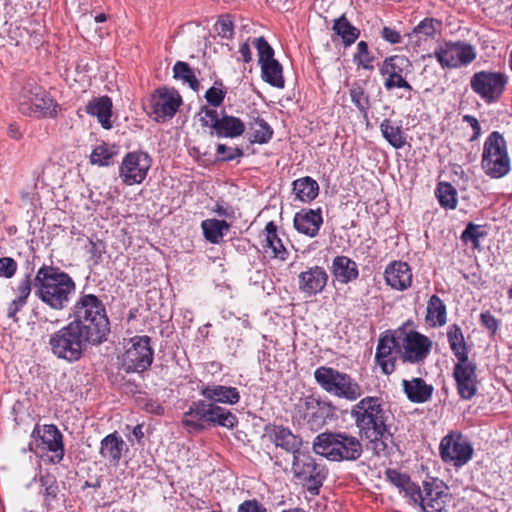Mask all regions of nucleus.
I'll return each mask as SVG.
<instances>
[{
	"instance_id": "1",
	"label": "nucleus",
	"mask_w": 512,
	"mask_h": 512,
	"mask_svg": "<svg viewBox=\"0 0 512 512\" xmlns=\"http://www.w3.org/2000/svg\"><path fill=\"white\" fill-rule=\"evenodd\" d=\"M350 414L360 438L367 441V447L378 457L388 455L393 434L388 424L389 413L382 400L367 396L352 407Z\"/></svg>"
},
{
	"instance_id": "2",
	"label": "nucleus",
	"mask_w": 512,
	"mask_h": 512,
	"mask_svg": "<svg viewBox=\"0 0 512 512\" xmlns=\"http://www.w3.org/2000/svg\"><path fill=\"white\" fill-rule=\"evenodd\" d=\"M35 295L54 311L66 309L76 291L73 278L59 267L43 264L33 280Z\"/></svg>"
},
{
	"instance_id": "3",
	"label": "nucleus",
	"mask_w": 512,
	"mask_h": 512,
	"mask_svg": "<svg viewBox=\"0 0 512 512\" xmlns=\"http://www.w3.org/2000/svg\"><path fill=\"white\" fill-rule=\"evenodd\" d=\"M69 319L99 345L107 340L110 321L104 303L96 295H80L70 308Z\"/></svg>"
},
{
	"instance_id": "4",
	"label": "nucleus",
	"mask_w": 512,
	"mask_h": 512,
	"mask_svg": "<svg viewBox=\"0 0 512 512\" xmlns=\"http://www.w3.org/2000/svg\"><path fill=\"white\" fill-rule=\"evenodd\" d=\"M316 454L333 462L356 461L363 454L361 440L347 432H323L313 441Z\"/></svg>"
},
{
	"instance_id": "5",
	"label": "nucleus",
	"mask_w": 512,
	"mask_h": 512,
	"mask_svg": "<svg viewBox=\"0 0 512 512\" xmlns=\"http://www.w3.org/2000/svg\"><path fill=\"white\" fill-rule=\"evenodd\" d=\"M93 339L70 322L49 336L48 346L52 355L69 364L78 362L89 346H98Z\"/></svg>"
},
{
	"instance_id": "6",
	"label": "nucleus",
	"mask_w": 512,
	"mask_h": 512,
	"mask_svg": "<svg viewBox=\"0 0 512 512\" xmlns=\"http://www.w3.org/2000/svg\"><path fill=\"white\" fill-rule=\"evenodd\" d=\"M15 102L19 112L27 117L45 119L58 115L59 105L34 79H27L23 83Z\"/></svg>"
},
{
	"instance_id": "7",
	"label": "nucleus",
	"mask_w": 512,
	"mask_h": 512,
	"mask_svg": "<svg viewBox=\"0 0 512 512\" xmlns=\"http://www.w3.org/2000/svg\"><path fill=\"white\" fill-rule=\"evenodd\" d=\"M481 167L484 173L493 179L506 176L511 170L507 142L499 131L489 134L483 144Z\"/></svg>"
},
{
	"instance_id": "8",
	"label": "nucleus",
	"mask_w": 512,
	"mask_h": 512,
	"mask_svg": "<svg viewBox=\"0 0 512 512\" xmlns=\"http://www.w3.org/2000/svg\"><path fill=\"white\" fill-rule=\"evenodd\" d=\"M314 378L324 391L338 398L354 401L362 395L358 382L335 368L320 366L314 371Z\"/></svg>"
},
{
	"instance_id": "9",
	"label": "nucleus",
	"mask_w": 512,
	"mask_h": 512,
	"mask_svg": "<svg viewBox=\"0 0 512 512\" xmlns=\"http://www.w3.org/2000/svg\"><path fill=\"white\" fill-rule=\"evenodd\" d=\"M198 115L201 126L211 129V136L234 139L245 132V123L240 118L227 114L225 110L219 113L216 109L202 106Z\"/></svg>"
},
{
	"instance_id": "10",
	"label": "nucleus",
	"mask_w": 512,
	"mask_h": 512,
	"mask_svg": "<svg viewBox=\"0 0 512 512\" xmlns=\"http://www.w3.org/2000/svg\"><path fill=\"white\" fill-rule=\"evenodd\" d=\"M294 478L302 483L303 487L312 495H318L320 488L328 475L325 465L317 463L309 453L295 454L292 462Z\"/></svg>"
},
{
	"instance_id": "11",
	"label": "nucleus",
	"mask_w": 512,
	"mask_h": 512,
	"mask_svg": "<svg viewBox=\"0 0 512 512\" xmlns=\"http://www.w3.org/2000/svg\"><path fill=\"white\" fill-rule=\"evenodd\" d=\"M418 495L414 496L411 505L418 506L421 512H447L446 505L451 495L449 487L439 478H429L418 485Z\"/></svg>"
},
{
	"instance_id": "12",
	"label": "nucleus",
	"mask_w": 512,
	"mask_h": 512,
	"mask_svg": "<svg viewBox=\"0 0 512 512\" xmlns=\"http://www.w3.org/2000/svg\"><path fill=\"white\" fill-rule=\"evenodd\" d=\"M153 349L149 336H134L121 358V368L126 373H142L153 362Z\"/></svg>"
},
{
	"instance_id": "13",
	"label": "nucleus",
	"mask_w": 512,
	"mask_h": 512,
	"mask_svg": "<svg viewBox=\"0 0 512 512\" xmlns=\"http://www.w3.org/2000/svg\"><path fill=\"white\" fill-rule=\"evenodd\" d=\"M507 82L505 73L482 70L472 75L470 87L486 104H493L502 97Z\"/></svg>"
},
{
	"instance_id": "14",
	"label": "nucleus",
	"mask_w": 512,
	"mask_h": 512,
	"mask_svg": "<svg viewBox=\"0 0 512 512\" xmlns=\"http://www.w3.org/2000/svg\"><path fill=\"white\" fill-rule=\"evenodd\" d=\"M439 451L443 462L452 463L455 467L467 464L474 452L469 440L462 434L454 432L442 438Z\"/></svg>"
},
{
	"instance_id": "15",
	"label": "nucleus",
	"mask_w": 512,
	"mask_h": 512,
	"mask_svg": "<svg viewBox=\"0 0 512 512\" xmlns=\"http://www.w3.org/2000/svg\"><path fill=\"white\" fill-rule=\"evenodd\" d=\"M433 342L426 335L411 330L400 337L399 358L403 363H423L431 352Z\"/></svg>"
},
{
	"instance_id": "16",
	"label": "nucleus",
	"mask_w": 512,
	"mask_h": 512,
	"mask_svg": "<svg viewBox=\"0 0 512 512\" xmlns=\"http://www.w3.org/2000/svg\"><path fill=\"white\" fill-rule=\"evenodd\" d=\"M152 165L151 156L144 151H133L127 153L120 165L119 175L123 183L131 186L141 184Z\"/></svg>"
},
{
	"instance_id": "17",
	"label": "nucleus",
	"mask_w": 512,
	"mask_h": 512,
	"mask_svg": "<svg viewBox=\"0 0 512 512\" xmlns=\"http://www.w3.org/2000/svg\"><path fill=\"white\" fill-rule=\"evenodd\" d=\"M434 56L443 69H452L470 64L476 59L477 53L471 44L455 42L436 49Z\"/></svg>"
},
{
	"instance_id": "18",
	"label": "nucleus",
	"mask_w": 512,
	"mask_h": 512,
	"mask_svg": "<svg viewBox=\"0 0 512 512\" xmlns=\"http://www.w3.org/2000/svg\"><path fill=\"white\" fill-rule=\"evenodd\" d=\"M329 415V405L310 396L301 398L295 405L293 419L299 424H308L311 428L321 427Z\"/></svg>"
},
{
	"instance_id": "19",
	"label": "nucleus",
	"mask_w": 512,
	"mask_h": 512,
	"mask_svg": "<svg viewBox=\"0 0 512 512\" xmlns=\"http://www.w3.org/2000/svg\"><path fill=\"white\" fill-rule=\"evenodd\" d=\"M181 104L182 98L178 91L167 87L156 89L150 99L151 112L158 122L174 117Z\"/></svg>"
},
{
	"instance_id": "20",
	"label": "nucleus",
	"mask_w": 512,
	"mask_h": 512,
	"mask_svg": "<svg viewBox=\"0 0 512 512\" xmlns=\"http://www.w3.org/2000/svg\"><path fill=\"white\" fill-rule=\"evenodd\" d=\"M476 368V363L470 361L469 358H465L463 361L457 360L454 365L453 378L456 382L457 392L464 400L472 399L477 393Z\"/></svg>"
},
{
	"instance_id": "21",
	"label": "nucleus",
	"mask_w": 512,
	"mask_h": 512,
	"mask_svg": "<svg viewBox=\"0 0 512 512\" xmlns=\"http://www.w3.org/2000/svg\"><path fill=\"white\" fill-rule=\"evenodd\" d=\"M400 336L384 333L377 343L375 362L385 375L392 374L396 369V361L399 356Z\"/></svg>"
},
{
	"instance_id": "22",
	"label": "nucleus",
	"mask_w": 512,
	"mask_h": 512,
	"mask_svg": "<svg viewBox=\"0 0 512 512\" xmlns=\"http://www.w3.org/2000/svg\"><path fill=\"white\" fill-rule=\"evenodd\" d=\"M32 438L40 440L45 449L53 453L51 461L55 464L60 463L65 455L63 435L54 424L35 425Z\"/></svg>"
},
{
	"instance_id": "23",
	"label": "nucleus",
	"mask_w": 512,
	"mask_h": 512,
	"mask_svg": "<svg viewBox=\"0 0 512 512\" xmlns=\"http://www.w3.org/2000/svg\"><path fill=\"white\" fill-rule=\"evenodd\" d=\"M263 437L267 438L277 448H281L293 457L299 454L302 446V439L295 435L288 427L283 425L268 424L264 427Z\"/></svg>"
},
{
	"instance_id": "24",
	"label": "nucleus",
	"mask_w": 512,
	"mask_h": 512,
	"mask_svg": "<svg viewBox=\"0 0 512 512\" xmlns=\"http://www.w3.org/2000/svg\"><path fill=\"white\" fill-rule=\"evenodd\" d=\"M209 403L205 400L193 401L182 416V425L189 432H200L209 428Z\"/></svg>"
},
{
	"instance_id": "25",
	"label": "nucleus",
	"mask_w": 512,
	"mask_h": 512,
	"mask_svg": "<svg viewBox=\"0 0 512 512\" xmlns=\"http://www.w3.org/2000/svg\"><path fill=\"white\" fill-rule=\"evenodd\" d=\"M328 274L319 266L309 267L298 275L299 290L311 297L321 293L327 285Z\"/></svg>"
},
{
	"instance_id": "26",
	"label": "nucleus",
	"mask_w": 512,
	"mask_h": 512,
	"mask_svg": "<svg viewBox=\"0 0 512 512\" xmlns=\"http://www.w3.org/2000/svg\"><path fill=\"white\" fill-rule=\"evenodd\" d=\"M323 224L322 210L304 208L294 215L293 225L295 229L311 238L318 235Z\"/></svg>"
},
{
	"instance_id": "27",
	"label": "nucleus",
	"mask_w": 512,
	"mask_h": 512,
	"mask_svg": "<svg viewBox=\"0 0 512 512\" xmlns=\"http://www.w3.org/2000/svg\"><path fill=\"white\" fill-rule=\"evenodd\" d=\"M200 395L205 401L214 404L234 405L240 401V393L237 388L218 384H203L200 387Z\"/></svg>"
},
{
	"instance_id": "28",
	"label": "nucleus",
	"mask_w": 512,
	"mask_h": 512,
	"mask_svg": "<svg viewBox=\"0 0 512 512\" xmlns=\"http://www.w3.org/2000/svg\"><path fill=\"white\" fill-rule=\"evenodd\" d=\"M384 278L392 289L404 291L411 286L413 275L408 263L393 261L386 267Z\"/></svg>"
},
{
	"instance_id": "29",
	"label": "nucleus",
	"mask_w": 512,
	"mask_h": 512,
	"mask_svg": "<svg viewBox=\"0 0 512 512\" xmlns=\"http://www.w3.org/2000/svg\"><path fill=\"white\" fill-rule=\"evenodd\" d=\"M124 452H128V445L116 431L105 436L100 442V455L113 466L119 465Z\"/></svg>"
},
{
	"instance_id": "30",
	"label": "nucleus",
	"mask_w": 512,
	"mask_h": 512,
	"mask_svg": "<svg viewBox=\"0 0 512 512\" xmlns=\"http://www.w3.org/2000/svg\"><path fill=\"white\" fill-rule=\"evenodd\" d=\"M442 22L435 18H425L407 34L409 42L420 47L427 41H432L440 34Z\"/></svg>"
},
{
	"instance_id": "31",
	"label": "nucleus",
	"mask_w": 512,
	"mask_h": 512,
	"mask_svg": "<svg viewBox=\"0 0 512 512\" xmlns=\"http://www.w3.org/2000/svg\"><path fill=\"white\" fill-rule=\"evenodd\" d=\"M402 387L408 400L418 404L428 402L434 392V387L419 377H414L411 380H402Z\"/></svg>"
},
{
	"instance_id": "32",
	"label": "nucleus",
	"mask_w": 512,
	"mask_h": 512,
	"mask_svg": "<svg viewBox=\"0 0 512 512\" xmlns=\"http://www.w3.org/2000/svg\"><path fill=\"white\" fill-rule=\"evenodd\" d=\"M112 100L108 96L93 98L85 106V112L91 116H96L104 129H110L112 115Z\"/></svg>"
},
{
	"instance_id": "33",
	"label": "nucleus",
	"mask_w": 512,
	"mask_h": 512,
	"mask_svg": "<svg viewBox=\"0 0 512 512\" xmlns=\"http://www.w3.org/2000/svg\"><path fill=\"white\" fill-rule=\"evenodd\" d=\"M384 474L386 480L395 486L400 493H404V496L408 498L409 504H411L413 497L418 495V484L413 482L408 474L402 473L397 469L388 468Z\"/></svg>"
},
{
	"instance_id": "34",
	"label": "nucleus",
	"mask_w": 512,
	"mask_h": 512,
	"mask_svg": "<svg viewBox=\"0 0 512 512\" xmlns=\"http://www.w3.org/2000/svg\"><path fill=\"white\" fill-rule=\"evenodd\" d=\"M265 240L263 243V249L265 253H270L272 258L286 260L288 257V251L284 247L282 240L277 234V225L270 221L265 226Z\"/></svg>"
},
{
	"instance_id": "35",
	"label": "nucleus",
	"mask_w": 512,
	"mask_h": 512,
	"mask_svg": "<svg viewBox=\"0 0 512 512\" xmlns=\"http://www.w3.org/2000/svg\"><path fill=\"white\" fill-rule=\"evenodd\" d=\"M32 288H34V284L31 274H26L14 289L17 296L8 306L7 315L9 318L16 320V315L26 305Z\"/></svg>"
},
{
	"instance_id": "36",
	"label": "nucleus",
	"mask_w": 512,
	"mask_h": 512,
	"mask_svg": "<svg viewBox=\"0 0 512 512\" xmlns=\"http://www.w3.org/2000/svg\"><path fill=\"white\" fill-rule=\"evenodd\" d=\"M332 272L335 278L343 284L356 280L359 276L356 262L347 256H336L334 258Z\"/></svg>"
},
{
	"instance_id": "37",
	"label": "nucleus",
	"mask_w": 512,
	"mask_h": 512,
	"mask_svg": "<svg viewBox=\"0 0 512 512\" xmlns=\"http://www.w3.org/2000/svg\"><path fill=\"white\" fill-rule=\"evenodd\" d=\"M447 340L449 347L457 360L463 361L469 358V349L464 338L463 331L458 324H451L447 328Z\"/></svg>"
},
{
	"instance_id": "38",
	"label": "nucleus",
	"mask_w": 512,
	"mask_h": 512,
	"mask_svg": "<svg viewBox=\"0 0 512 512\" xmlns=\"http://www.w3.org/2000/svg\"><path fill=\"white\" fill-rule=\"evenodd\" d=\"M208 414L209 427L220 426L233 429L238 424V418L234 413L214 403H209Z\"/></svg>"
},
{
	"instance_id": "39",
	"label": "nucleus",
	"mask_w": 512,
	"mask_h": 512,
	"mask_svg": "<svg viewBox=\"0 0 512 512\" xmlns=\"http://www.w3.org/2000/svg\"><path fill=\"white\" fill-rule=\"evenodd\" d=\"M292 185L296 198L302 202L309 203L319 194L317 181L309 176L296 179L293 181Z\"/></svg>"
},
{
	"instance_id": "40",
	"label": "nucleus",
	"mask_w": 512,
	"mask_h": 512,
	"mask_svg": "<svg viewBox=\"0 0 512 512\" xmlns=\"http://www.w3.org/2000/svg\"><path fill=\"white\" fill-rule=\"evenodd\" d=\"M383 138L395 149H402L407 141L400 125H395L390 119H384L380 124Z\"/></svg>"
},
{
	"instance_id": "41",
	"label": "nucleus",
	"mask_w": 512,
	"mask_h": 512,
	"mask_svg": "<svg viewBox=\"0 0 512 512\" xmlns=\"http://www.w3.org/2000/svg\"><path fill=\"white\" fill-rule=\"evenodd\" d=\"M201 228L205 239L212 243L218 244L222 240L224 234L229 231L230 225L225 220L206 219L202 221Z\"/></svg>"
},
{
	"instance_id": "42",
	"label": "nucleus",
	"mask_w": 512,
	"mask_h": 512,
	"mask_svg": "<svg viewBox=\"0 0 512 512\" xmlns=\"http://www.w3.org/2000/svg\"><path fill=\"white\" fill-rule=\"evenodd\" d=\"M411 67L412 63L408 57L404 55H392L384 59L379 71L382 76L388 74L407 75Z\"/></svg>"
},
{
	"instance_id": "43",
	"label": "nucleus",
	"mask_w": 512,
	"mask_h": 512,
	"mask_svg": "<svg viewBox=\"0 0 512 512\" xmlns=\"http://www.w3.org/2000/svg\"><path fill=\"white\" fill-rule=\"evenodd\" d=\"M447 320V311L444 302L437 295H432L427 304L426 321L432 326H443Z\"/></svg>"
},
{
	"instance_id": "44",
	"label": "nucleus",
	"mask_w": 512,
	"mask_h": 512,
	"mask_svg": "<svg viewBox=\"0 0 512 512\" xmlns=\"http://www.w3.org/2000/svg\"><path fill=\"white\" fill-rule=\"evenodd\" d=\"M260 66L262 79L266 83L276 88H284L285 81L282 66L277 60L263 63Z\"/></svg>"
},
{
	"instance_id": "45",
	"label": "nucleus",
	"mask_w": 512,
	"mask_h": 512,
	"mask_svg": "<svg viewBox=\"0 0 512 512\" xmlns=\"http://www.w3.org/2000/svg\"><path fill=\"white\" fill-rule=\"evenodd\" d=\"M333 30L341 37L345 46L353 44L360 35L359 29L353 26L345 15H342L334 21Z\"/></svg>"
},
{
	"instance_id": "46",
	"label": "nucleus",
	"mask_w": 512,
	"mask_h": 512,
	"mask_svg": "<svg viewBox=\"0 0 512 512\" xmlns=\"http://www.w3.org/2000/svg\"><path fill=\"white\" fill-rule=\"evenodd\" d=\"M173 78L187 84L193 91H198L200 83L190 65L184 61H177L173 66Z\"/></svg>"
},
{
	"instance_id": "47",
	"label": "nucleus",
	"mask_w": 512,
	"mask_h": 512,
	"mask_svg": "<svg viewBox=\"0 0 512 512\" xmlns=\"http://www.w3.org/2000/svg\"><path fill=\"white\" fill-rule=\"evenodd\" d=\"M436 196L443 208L453 210L457 207V191L451 183L440 182L436 188Z\"/></svg>"
},
{
	"instance_id": "48",
	"label": "nucleus",
	"mask_w": 512,
	"mask_h": 512,
	"mask_svg": "<svg viewBox=\"0 0 512 512\" xmlns=\"http://www.w3.org/2000/svg\"><path fill=\"white\" fill-rule=\"evenodd\" d=\"M117 154L115 146H110L106 143L97 145L91 155L90 162L93 165L109 166L112 163L114 156Z\"/></svg>"
},
{
	"instance_id": "49",
	"label": "nucleus",
	"mask_w": 512,
	"mask_h": 512,
	"mask_svg": "<svg viewBox=\"0 0 512 512\" xmlns=\"http://www.w3.org/2000/svg\"><path fill=\"white\" fill-rule=\"evenodd\" d=\"M251 129L253 130L251 143L266 144L273 137L272 127L263 118L257 117L251 124Z\"/></svg>"
},
{
	"instance_id": "50",
	"label": "nucleus",
	"mask_w": 512,
	"mask_h": 512,
	"mask_svg": "<svg viewBox=\"0 0 512 512\" xmlns=\"http://www.w3.org/2000/svg\"><path fill=\"white\" fill-rule=\"evenodd\" d=\"M350 97L352 103L361 112L366 114L367 109L370 105L369 95L366 93L364 84L360 82H354L350 88Z\"/></svg>"
},
{
	"instance_id": "51",
	"label": "nucleus",
	"mask_w": 512,
	"mask_h": 512,
	"mask_svg": "<svg viewBox=\"0 0 512 512\" xmlns=\"http://www.w3.org/2000/svg\"><path fill=\"white\" fill-rule=\"evenodd\" d=\"M353 61L358 67L366 70H373L374 56L370 53L368 44L365 41H360L357 44V51L353 56Z\"/></svg>"
},
{
	"instance_id": "52",
	"label": "nucleus",
	"mask_w": 512,
	"mask_h": 512,
	"mask_svg": "<svg viewBox=\"0 0 512 512\" xmlns=\"http://www.w3.org/2000/svg\"><path fill=\"white\" fill-rule=\"evenodd\" d=\"M223 83L221 80H216L214 85L210 87L204 95L207 103L214 108L221 106L226 96V90L222 89Z\"/></svg>"
},
{
	"instance_id": "53",
	"label": "nucleus",
	"mask_w": 512,
	"mask_h": 512,
	"mask_svg": "<svg viewBox=\"0 0 512 512\" xmlns=\"http://www.w3.org/2000/svg\"><path fill=\"white\" fill-rule=\"evenodd\" d=\"M487 233L482 229V226L476 225L472 222L468 223L465 230L461 234V239L464 242H471L473 248H479L480 238H483Z\"/></svg>"
},
{
	"instance_id": "54",
	"label": "nucleus",
	"mask_w": 512,
	"mask_h": 512,
	"mask_svg": "<svg viewBox=\"0 0 512 512\" xmlns=\"http://www.w3.org/2000/svg\"><path fill=\"white\" fill-rule=\"evenodd\" d=\"M214 30L223 39H232L234 35V24L230 14L221 15L214 25Z\"/></svg>"
},
{
	"instance_id": "55",
	"label": "nucleus",
	"mask_w": 512,
	"mask_h": 512,
	"mask_svg": "<svg viewBox=\"0 0 512 512\" xmlns=\"http://www.w3.org/2000/svg\"><path fill=\"white\" fill-rule=\"evenodd\" d=\"M217 160L220 162H230L244 155L243 149L240 147H228L225 144H218L216 147Z\"/></svg>"
},
{
	"instance_id": "56",
	"label": "nucleus",
	"mask_w": 512,
	"mask_h": 512,
	"mask_svg": "<svg viewBox=\"0 0 512 512\" xmlns=\"http://www.w3.org/2000/svg\"><path fill=\"white\" fill-rule=\"evenodd\" d=\"M258 53V62L263 63L274 61V50L264 37H258L254 41Z\"/></svg>"
},
{
	"instance_id": "57",
	"label": "nucleus",
	"mask_w": 512,
	"mask_h": 512,
	"mask_svg": "<svg viewBox=\"0 0 512 512\" xmlns=\"http://www.w3.org/2000/svg\"><path fill=\"white\" fill-rule=\"evenodd\" d=\"M105 243L101 240H89V244L87 246V251L90 254V260L93 265H98L102 262V256L105 253Z\"/></svg>"
},
{
	"instance_id": "58",
	"label": "nucleus",
	"mask_w": 512,
	"mask_h": 512,
	"mask_svg": "<svg viewBox=\"0 0 512 512\" xmlns=\"http://www.w3.org/2000/svg\"><path fill=\"white\" fill-rule=\"evenodd\" d=\"M40 484L44 487L45 493L44 495L47 498H56L58 494V485L55 477L53 475L47 474L43 475L39 479Z\"/></svg>"
},
{
	"instance_id": "59",
	"label": "nucleus",
	"mask_w": 512,
	"mask_h": 512,
	"mask_svg": "<svg viewBox=\"0 0 512 512\" xmlns=\"http://www.w3.org/2000/svg\"><path fill=\"white\" fill-rule=\"evenodd\" d=\"M17 262L11 257L0 258V277L11 278L17 271Z\"/></svg>"
},
{
	"instance_id": "60",
	"label": "nucleus",
	"mask_w": 512,
	"mask_h": 512,
	"mask_svg": "<svg viewBox=\"0 0 512 512\" xmlns=\"http://www.w3.org/2000/svg\"><path fill=\"white\" fill-rule=\"evenodd\" d=\"M480 323L492 335L496 334L500 321L490 311H485L480 314Z\"/></svg>"
},
{
	"instance_id": "61",
	"label": "nucleus",
	"mask_w": 512,
	"mask_h": 512,
	"mask_svg": "<svg viewBox=\"0 0 512 512\" xmlns=\"http://www.w3.org/2000/svg\"><path fill=\"white\" fill-rule=\"evenodd\" d=\"M405 74H388L385 75L384 88L387 91H392L400 88V85L406 80Z\"/></svg>"
},
{
	"instance_id": "62",
	"label": "nucleus",
	"mask_w": 512,
	"mask_h": 512,
	"mask_svg": "<svg viewBox=\"0 0 512 512\" xmlns=\"http://www.w3.org/2000/svg\"><path fill=\"white\" fill-rule=\"evenodd\" d=\"M237 512H268V510L257 500H245L237 509Z\"/></svg>"
},
{
	"instance_id": "63",
	"label": "nucleus",
	"mask_w": 512,
	"mask_h": 512,
	"mask_svg": "<svg viewBox=\"0 0 512 512\" xmlns=\"http://www.w3.org/2000/svg\"><path fill=\"white\" fill-rule=\"evenodd\" d=\"M381 37L390 44H399L402 41L401 34L388 26H384L380 32Z\"/></svg>"
},
{
	"instance_id": "64",
	"label": "nucleus",
	"mask_w": 512,
	"mask_h": 512,
	"mask_svg": "<svg viewBox=\"0 0 512 512\" xmlns=\"http://www.w3.org/2000/svg\"><path fill=\"white\" fill-rule=\"evenodd\" d=\"M463 122L468 123L473 130V135L470 138V141L477 140L479 138V136L481 135V126H480V123L477 120V118L474 117L473 115L467 114V115L463 116Z\"/></svg>"
}]
</instances>
